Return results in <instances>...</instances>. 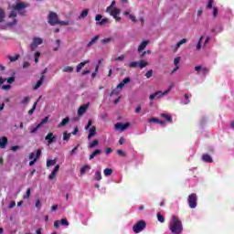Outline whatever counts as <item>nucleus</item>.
I'll return each mask as SVG.
<instances>
[{
    "label": "nucleus",
    "mask_w": 234,
    "mask_h": 234,
    "mask_svg": "<svg viewBox=\"0 0 234 234\" xmlns=\"http://www.w3.org/2000/svg\"><path fill=\"white\" fill-rule=\"evenodd\" d=\"M169 229L172 234H181L184 231L182 221L176 216H173L169 224Z\"/></svg>",
    "instance_id": "f257e3e1"
},
{
    "label": "nucleus",
    "mask_w": 234,
    "mask_h": 234,
    "mask_svg": "<svg viewBox=\"0 0 234 234\" xmlns=\"http://www.w3.org/2000/svg\"><path fill=\"white\" fill-rule=\"evenodd\" d=\"M25 8H28V4H25L23 2L16 3V5L13 6V10L10 12L9 17H17L16 12H18L19 16H27V9Z\"/></svg>",
    "instance_id": "f03ea898"
},
{
    "label": "nucleus",
    "mask_w": 234,
    "mask_h": 234,
    "mask_svg": "<svg viewBox=\"0 0 234 234\" xmlns=\"http://www.w3.org/2000/svg\"><path fill=\"white\" fill-rule=\"evenodd\" d=\"M146 226L147 224L144 220H139L133 225V233H142V231L145 229Z\"/></svg>",
    "instance_id": "7ed1b4c3"
},
{
    "label": "nucleus",
    "mask_w": 234,
    "mask_h": 234,
    "mask_svg": "<svg viewBox=\"0 0 234 234\" xmlns=\"http://www.w3.org/2000/svg\"><path fill=\"white\" fill-rule=\"evenodd\" d=\"M39 45H43V38L39 37H33V42L30 44V50L34 52Z\"/></svg>",
    "instance_id": "20e7f679"
},
{
    "label": "nucleus",
    "mask_w": 234,
    "mask_h": 234,
    "mask_svg": "<svg viewBox=\"0 0 234 234\" xmlns=\"http://www.w3.org/2000/svg\"><path fill=\"white\" fill-rule=\"evenodd\" d=\"M187 204L190 207V209H195L197 207V194L192 193L187 197Z\"/></svg>",
    "instance_id": "39448f33"
},
{
    "label": "nucleus",
    "mask_w": 234,
    "mask_h": 234,
    "mask_svg": "<svg viewBox=\"0 0 234 234\" xmlns=\"http://www.w3.org/2000/svg\"><path fill=\"white\" fill-rule=\"evenodd\" d=\"M48 23L51 27H56V25H58V15L55 12H49L48 16Z\"/></svg>",
    "instance_id": "423d86ee"
},
{
    "label": "nucleus",
    "mask_w": 234,
    "mask_h": 234,
    "mask_svg": "<svg viewBox=\"0 0 234 234\" xmlns=\"http://www.w3.org/2000/svg\"><path fill=\"white\" fill-rule=\"evenodd\" d=\"M131 127V122H117L114 125L115 131H119L120 133H123V131H127V129Z\"/></svg>",
    "instance_id": "0eeeda50"
},
{
    "label": "nucleus",
    "mask_w": 234,
    "mask_h": 234,
    "mask_svg": "<svg viewBox=\"0 0 234 234\" xmlns=\"http://www.w3.org/2000/svg\"><path fill=\"white\" fill-rule=\"evenodd\" d=\"M195 70L197 72V74H201L202 76H207V74H209V69L200 65L196 66Z\"/></svg>",
    "instance_id": "6e6552de"
},
{
    "label": "nucleus",
    "mask_w": 234,
    "mask_h": 234,
    "mask_svg": "<svg viewBox=\"0 0 234 234\" xmlns=\"http://www.w3.org/2000/svg\"><path fill=\"white\" fill-rule=\"evenodd\" d=\"M45 140L48 141V145H52L54 142H58V138L54 135V133H49L45 136Z\"/></svg>",
    "instance_id": "1a4fd4ad"
},
{
    "label": "nucleus",
    "mask_w": 234,
    "mask_h": 234,
    "mask_svg": "<svg viewBox=\"0 0 234 234\" xmlns=\"http://www.w3.org/2000/svg\"><path fill=\"white\" fill-rule=\"evenodd\" d=\"M90 103H86L81 105L79 109H78V116H83L85 112H87V109H89Z\"/></svg>",
    "instance_id": "9d476101"
},
{
    "label": "nucleus",
    "mask_w": 234,
    "mask_h": 234,
    "mask_svg": "<svg viewBox=\"0 0 234 234\" xmlns=\"http://www.w3.org/2000/svg\"><path fill=\"white\" fill-rule=\"evenodd\" d=\"M89 134H88V141L90 142L94 136H96V126H92L88 129Z\"/></svg>",
    "instance_id": "9b49d317"
},
{
    "label": "nucleus",
    "mask_w": 234,
    "mask_h": 234,
    "mask_svg": "<svg viewBox=\"0 0 234 234\" xmlns=\"http://www.w3.org/2000/svg\"><path fill=\"white\" fill-rule=\"evenodd\" d=\"M162 96H164L162 93V90H157L154 93L150 94L149 100H150V101H154V98H157V100H160V98H162Z\"/></svg>",
    "instance_id": "f8f14e48"
},
{
    "label": "nucleus",
    "mask_w": 234,
    "mask_h": 234,
    "mask_svg": "<svg viewBox=\"0 0 234 234\" xmlns=\"http://www.w3.org/2000/svg\"><path fill=\"white\" fill-rule=\"evenodd\" d=\"M58 171H59V165H57L53 170L51 171L50 175L48 176L49 180H54L56 178V175H58Z\"/></svg>",
    "instance_id": "ddd939ff"
},
{
    "label": "nucleus",
    "mask_w": 234,
    "mask_h": 234,
    "mask_svg": "<svg viewBox=\"0 0 234 234\" xmlns=\"http://www.w3.org/2000/svg\"><path fill=\"white\" fill-rule=\"evenodd\" d=\"M201 159L203 162H206V164H213V157H211L209 154H204Z\"/></svg>",
    "instance_id": "4468645a"
},
{
    "label": "nucleus",
    "mask_w": 234,
    "mask_h": 234,
    "mask_svg": "<svg viewBox=\"0 0 234 234\" xmlns=\"http://www.w3.org/2000/svg\"><path fill=\"white\" fill-rule=\"evenodd\" d=\"M43 81H45V75H41L40 79L37 81L36 85L33 87L34 90H37V89L43 85Z\"/></svg>",
    "instance_id": "2eb2a0df"
},
{
    "label": "nucleus",
    "mask_w": 234,
    "mask_h": 234,
    "mask_svg": "<svg viewBox=\"0 0 234 234\" xmlns=\"http://www.w3.org/2000/svg\"><path fill=\"white\" fill-rule=\"evenodd\" d=\"M7 144H8V138H7L6 136H3V137L0 139V148H1V149H5Z\"/></svg>",
    "instance_id": "dca6fc26"
},
{
    "label": "nucleus",
    "mask_w": 234,
    "mask_h": 234,
    "mask_svg": "<svg viewBox=\"0 0 234 234\" xmlns=\"http://www.w3.org/2000/svg\"><path fill=\"white\" fill-rule=\"evenodd\" d=\"M147 45H149V40H143V42L138 47V52L145 50Z\"/></svg>",
    "instance_id": "f3484780"
},
{
    "label": "nucleus",
    "mask_w": 234,
    "mask_h": 234,
    "mask_svg": "<svg viewBox=\"0 0 234 234\" xmlns=\"http://www.w3.org/2000/svg\"><path fill=\"white\" fill-rule=\"evenodd\" d=\"M98 145H100L98 139H95L92 142L90 140L89 141V149H94V147H98Z\"/></svg>",
    "instance_id": "a211bd4d"
},
{
    "label": "nucleus",
    "mask_w": 234,
    "mask_h": 234,
    "mask_svg": "<svg viewBox=\"0 0 234 234\" xmlns=\"http://www.w3.org/2000/svg\"><path fill=\"white\" fill-rule=\"evenodd\" d=\"M100 154H101V150L95 149L90 155V160H94V158H96V156H100Z\"/></svg>",
    "instance_id": "6ab92c4d"
},
{
    "label": "nucleus",
    "mask_w": 234,
    "mask_h": 234,
    "mask_svg": "<svg viewBox=\"0 0 234 234\" xmlns=\"http://www.w3.org/2000/svg\"><path fill=\"white\" fill-rule=\"evenodd\" d=\"M161 118H164L168 122V123H173V117L170 114L167 113H161L160 114Z\"/></svg>",
    "instance_id": "aec40b11"
},
{
    "label": "nucleus",
    "mask_w": 234,
    "mask_h": 234,
    "mask_svg": "<svg viewBox=\"0 0 234 234\" xmlns=\"http://www.w3.org/2000/svg\"><path fill=\"white\" fill-rule=\"evenodd\" d=\"M127 83H131V78L126 77L122 80V81H121L119 83V88H122L125 87V85H127Z\"/></svg>",
    "instance_id": "412c9836"
},
{
    "label": "nucleus",
    "mask_w": 234,
    "mask_h": 234,
    "mask_svg": "<svg viewBox=\"0 0 234 234\" xmlns=\"http://www.w3.org/2000/svg\"><path fill=\"white\" fill-rule=\"evenodd\" d=\"M98 39H100V35H97L93 38H91L90 41L87 44V48H90V47L93 46L94 43H96V41H98Z\"/></svg>",
    "instance_id": "4be33fe9"
},
{
    "label": "nucleus",
    "mask_w": 234,
    "mask_h": 234,
    "mask_svg": "<svg viewBox=\"0 0 234 234\" xmlns=\"http://www.w3.org/2000/svg\"><path fill=\"white\" fill-rule=\"evenodd\" d=\"M122 89L123 88H119V84H118L117 87L112 90V92L110 93V96H116L120 94V92H122Z\"/></svg>",
    "instance_id": "5701e85b"
},
{
    "label": "nucleus",
    "mask_w": 234,
    "mask_h": 234,
    "mask_svg": "<svg viewBox=\"0 0 234 234\" xmlns=\"http://www.w3.org/2000/svg\"><path fill=\"white\" fill-rule=\"evenodd\" d=\"M191 101H189V95L185 94L184 99L181 100V105H189Z\"/></svg>",
    "instance_id": "b1692460"
},
{
    "label": "nucleus",
    "mask_w": 234,
    "mask_h": 234,
    "mask_svg": "<svg viewBox=\"0 0 234 234\" xmlns=\"http://www.w3.org/2000/svg\"><path fill=\"white\" fill-rule=\"evenodd\" d=\"M40 127H41V124H37L36 126H30L29 133L31 134H34V133H37V131H39Z\"/></svg>",
    "instance_id": "393cba45"
},
{
    "label": "nucleus",
    "mask_w": 234,
    "mask_h": 234,
    "mask_svg": "<svg viewBox=\"0 0 234 234\" xmlns=\"http://www.w3.org/2000/svg\"><path fill=\"white\" fill-rule=\"evenodd\" d=\"M123 15L126 16V17H129V19H131V21H133V23H136V21H137V20H136V16L131 15V14L129 13V11H125V12L123 13Z\"/></svg>",
    "instance_id": "a878e982"
},
{
    "label": "nucleus",
    "mask_w": 234,
    "mask_h": 234,
    "mask_svg": "<svg viewBox=\"0 0 234 234\" xmlns=\"http://www.w3.org/2000/svg\"><path fill=\"white\" fill-rule=\"evenodd\" d=\"M93 180H95V181H97V182H100V180H101V171L97 170V171L95 172Z\"/></svg>",
    "instance_id": "bb28decb"
},
{
    "label": "nucleus",
    "mask_w": 234,
    "mask_h": 234,
    "mask_svg": "<svg viewBox=\"0 0 234 234\" xmlns=\"http://www.w3.org/2000/svg\"><path fill=\"white\" fill-rule=\"evenodd\" d=\"M87 171H90V165H85L80 168V175H85Z\"/></svg>",
    "instance_id": "cd10ccee"
},
{
    "label": "nucleus",
    "mask_w": 234,
    "mask_h": 234,
    "mask_svg": "<svg viewBox=\"0 0 234 234\" xmlns=\"http://www.w3.org/2000/svg\"><path fill=\"white\" fill-rule=\"evenodd\" d=\"M110 16H112L113 18L118 17L120 16V9L116 8L112 10Z\"/></svg>",
    "instance_id": "c85d7f7f"
},
{
    "label": "nucleus",
    "mask_w": 234,
    "mask_h": 234,
    "mask_svg": "<svg viewBox=\"0 0 234 234\" xmlns=\"http://www.w3.org/2000/svg\"><path fill=\"white\" fill-rule=\"evenodd\" d=\"M5 81L8 83V85H12V83L16 81V72H14L11 77L7 78Z\"/></svg>",
    "instance_id": "c756f323"
},
{
    "label": "nucleus",
    "mask_w": 234,
    "mask_h": 234,
    "mask_svg": "<svg viewBox=\"0 0 234 234\" xmlns=\"http://www.w3.org/2000/svg\"><path fill=\"white\" fill-rule=\"evenodd\" d=\"M89 16V9H84L81 11L80 15L79 16V19H85Z\"/></svg>",
    "instance_id": "7c9ffc66"
},
{
    "label": "nucleus",
    "mask_w": 234,
    "mask_h": 234,
    "mask_svg": "<svg viewBox=\"0 0 234 234\" xmlns=\"http://www.w3.org/2000/svg\"><path fill=\"white\" fill-rule=\"evenodd\" d=\"M69 122H70V118L66 117L64 118L61 122L58 124V127H65V125H67V123H69Z\"/></svg>",
    "instance_id": "2f4dec72"
},
{
    "label": "nucleus",
    "mask_w": 234,
    "mask_h": 234,
    "mask_svg": "<svg viewBox=\"0 0 234 234\" xmlns=\"http://www.w3.org/2000/svg\"><path fill=\"white\" fill-rule=\"evenodd\" d=\"M87 63H89V60L80 62V63L77 66V72H80V71H81V69H82L83 67H85Z\"/></svg>",
    "instance_id": "473e14b6"
},
{
    "label": "nucleus",
    "mask_w": 234,
    "mask_h": 234,
    "mask_svg": "<svg viewBox=\"0 0 234 234\" xmlns=\"http://www.w3.org/2000/svg\"><path fill=\"white\" fill-rule=\"evenodd\" d=\"M202 41H204V36L200 37V38L196 46L197 50H200L202 48Z\"/></svg>",
    "instance_id": "72a5a7b5"
},
{
    "label": "nucleus",
    "mask_w": 234,
    "mask_h": 234,
    "mask_svg": "<svg viewBox=\"0 0 234 234\" xmlns=\"http://www.w3.org/2000/svg\"><path fill=\"white\" fill-rule=\"evenodd\" d=\"M57 160L56 159H48L47 160V167H52V165H56Z\"/></svg>",
    "instance_id": "f704fd0d"
},
{
    "label": "nucleus",
    "mask_w": 234,
    "mask_h": 234,
    "mask_svg": "<svg viewBox=\"0 0 234 234\" xmlns=\"http://www.w3.org/2000/svg\"><path fill=\"white\" fill-rule=\"evenodd\" d=\"M57 25H61L62 27H69V25H70V21L57 20Z\"/></svg>",
    "instance_id": "c9c22d12"
},
{
    "label": "nucleus",
    "mask_w": 234,
    "mask_h": 234,
    "mask_svg": "<svg viewBox=\"0 0 234 234\" xmlns=\"http://www.w3.org/2000/svg\"><path fill=\"white\" fill-rule=\"evenodd\" d=\"M7 58L11 63H14V61H17L19 59V54L15 55L14 57L12 56H7Z\"/></svg>",
    "instance_id": "e433bc0d"
},
{
    "label": "nucleus",
    "mask_w": 234,
    "mask_h": 234,
    "mask_svg": "<svg viewBox=\"0 0 234 234\" xmlns=\"http://www.w3.org/2000/svg\"><path fill=\"white\" fill-rule=\"evenodd\" d=\"M173 87H175V84H171V85L167 88V90H165V91H162L163 96H167V94H168L169 92H171V90H173Z\"/></svg>",
    "instance_id": "4c0bfd02"
},
{
    "label": "nucleus",
    "mask_w": 234,
    "mask_h": 234,
    "mask_svg": "<svg viewBox=\"0 0 234 234\" xmlns=\"http://www.w3.org/2000/svg\"><path fill=\"white\" fill-rule=\"evenodd\" d=\"M72 133H69L67 132L63 133V140L64 142H69L70 140V136Z\"/></svg>",
    "instance_id": "58836bf2"
},
{
    "label": "nucleus",
    "mask_w": 234,
    "mask_h": 234,
    "mask_svg": "<svg viewBox=\"0 0 234 234\" xmlns=\"http://www.w3.org/2000/svg\"><path fill=\"white\" fill-rule=\"evenodd\" d=\"M103 174L104 176H111L112 175V168H105Z\"/></svg>",
    "instance_id": "ea45409f"
},
{
    "label": "nucleus",
    "mask_w": 234,
    "mask_h": 234,
    "mask_svg": "<svg viewBox=\"0 0 234 234\" xmlns=\"http://www.w3.org/2000/svg\"><path fill=\"white\" fill-rule=\"evenodd\" d=\"M148 63L144 60H141L138 62L139 69H145L147 67Z\"/></svg>",
    "instance_id": "a19ab883"
},
{
    "label": "nucleus",
    "mask_w": 234,
    "mask_h": 234,
    "mask_svg": "<svg viewBox=\"0 0 234 234\" xmlns=\"http://www.w3.org/2000/svg\"><path fill=\"white\" fill-rule=\"evenodd\" d=\"M60 226H64V228H69V220L67 218H62L59 220Z\"/></svg>",
    "instance_id": "79ce46f5"
},
{
    "label": "nucleus",
    "mask_w": 234,
    "mask_h": 234,
    "mask_svg": "<svg viewBox=\"0 0 234 234\" xmlns=\"http://www.w3.org/2000/svg\"><path fill=\"white\" fill-rule=\"evenodd\" d=\"M55 43H56L57 47H55L53 48V50H54V52H58V50H59V47H61V40L57 39Z\"/></svg>",
    "instance_id": "37998d69"
},
{
    "label": "nucleus",
    "mask_w": 234,
    "mask_h": 234,
    "mask_svg": "<svg viewBox=\"0 0 234 234\" xmlns=\"http://www.w3.org/2000/svg\"><path fill=\"white\" fill-rule=\"evenodd\" d=\"M32 193V190L30 188H27L26 195L23 197L25 200H28L30 198V194Z\"/></svg>",
    "instance_id": "c03bdc74"
},
{
    "label": "nucleus",
    "mask_w": 234,
    "mask_h": 234,
    "mask_svg": "<svg viewBox=\"0 0 234 234\" xmlns=\"http://www.w3.org/2000/svg\"><path fill=\"white\" fill-rule=\"evenodd\" d=\"M36 107H37V101L35 102V103L33 104V106H32V109H30V110L28 111L29 116H32V114H34V111H36Z\"/></svg>",
    "instance_id": "a18cd8bd"
},
{
    "label": "nucleus",
    "mask_w": 234,
    "mask_h": 234,
    "mask_svg": "<svg viewBox=\"0 0 234 234\" xmlns=\"http://www.w3.org/2000/svg\"><path fill=\"white\" fill-rule=\"evenodd\" d=\"M157 220L159 222H161L162 224H164V222H165V218H164V216L160 213H157Z\"/></svg>",
    "instance_id": "49530a36"
},
{
    "label": "nucleus",
    "mask_w": 234,
    "mask_h": 234,
    "mask_svg": "<svg viewBox=\"0 0 234 234\" xmlns=\"http://www.w3.org/2000/svg\"><path fill=\"white\" fill-rule=\"evenodd\" d=\"M116 6V1H112L111 5L106 8V12H112V7Z\"/></svg>",
    "instance_id": "de8ad7c7"
},
{
    "label": "nucleus",
    "mask_w": 234,
    "mask_h": 234,
    "mask_svg": "<svg viewBox=\"0 0 234 234\" xmlns=\"http://www.w3.org/2000/svg\"><path fill=\"white\" fill-rule=\"evenodd\" d=\"M29 102H30V97H25V98L21 101L22 105H28Z\"/></svg>",
    "instance_id": "09e8293b"
},
{
    "label": "nucleus",
    "mask_w": 234,
    "mask_h": 234,
    "mask_svg": "<svg viewBox=\"0 0 234 234\" xmlns=\"http://www.w3.org/2000/svg\"><path fill=\"white\" fill-rule=\"evenodd\" d=\"M74 71V68L70 67V66H66L63 69V72H73Z\"/></svg>",
    "instance_id": "8fccbe9b"
},
{
    "label": "nucleus",
    "mask_w": 234,
    "mask_h": 234,
    "mask_svg": "<svg viewBox=\"0 0 234 234\" xmlns=\"http://www.w3.org/2000/svg\"><path fill=\"white\" fill-rule=\"evenodd\" d=\"M106 23H109V18H102L101 22H98V25L100 27H103V25H106Z\"/></svg>",
    "instance_id": "3c124183"
},
{
    "label": "nucleus",
    "mask_w": 234,
    "mask_h": 234,
    "mask_svg": "<svg viewBox=\"0 0 234 234\" xmlns=\"http://www.w3.org/2000/svg\"><path fill=\"white\" fill-rule=\"evenodd\" d=\"M111 41H112V37L103 38L101 39V43L102 45H106V43H111Z\"/></svg>",
    "instance_id": "603ef678"
},
{
    "label": "nucleus",
    "mask_w": 234,
    "mask_h": 234,
    "mask_svg": "<svg viewBox=\"0 0 234 234\" xmlns=\"http://www.w3.org/2000/svg\"><path fill=\"white\" fill-rule=\"evenodd\" d=\"M149 123H159L160 122V119L158 118H151L148 120Z\"/></svg>",
    "instance_id": "864d4df0"
},
{
    "label": "nucleus",
    "mask_w": 234,
    "mask_h": 234,
    "mask_svg": "<svg viewBox=\"0 0 234 234\" xmlns=\"http://www.w3.org/2000/svg\"><path fill=\"white\" fill-rule=\"evenodd\" d=\"M4 20H5V11H3V9H1L0 7V23H3Z\"/></svg>",
    "instance_id": "5fc2aeb1"
},
{
    "label": "nucleus",
    "mask_w": 234,
    "mask_h": 234,
    "mask_svg": "<svg viewBox=\"0 0 234 234\" xmlns=\"http://www.w3.org/2000/svg\"><path fill=\"white\" fill-rule=\"evenodd\" d=\"M39 56H41V53L39 51H37L35 53V63H38L39 62Z\"/></svg>",
    "instance_id": "6e6d98bb"
},
{
    "label": "nucleus",
    "mask_w": 234,
    "mask_h": 234,
    "mask_svg": "<svg viewBox=\"0 0 234 234\" xmlns=\"http://www.w3.org/2000/svg\"><path fill=\"white\" fill-rule=\"evenodd\" d=\"M47 122H48V116L42 119V121L38 123V125H40V127H43V125H45V123H47Z\"/></svg>",
    "instance_id": "4d7b16f0"
},
{
    "label": "nucleus",
    "mask_w": 234,
    "mask_h": 234,
    "mask_svg": "<svg viewBox=\"0 0 234 234\" xmlns=\"http://www.w3.org/2000/svg\"><path fill=\"white\" fill-rule=\"evenodd\" d=\"M180 57H176L175 59H174V65L175 67H179V64H180Z\"/></svg>",
    "instance_id": "13d9d810"
},
{
    "label": "nucleus",
    "mask_w": 234,
    "mask_h": 234,
    "mask_svg": "<svg viewBox=\"0 0 234 234\" xmlns=\"http://www.w3.org/2000/svg\"><path fill=\"white\" fill-rule=\"evenodd\" d=\"M137 65H138V61H133V62H130L129 67L130 69H136Z\"/></svg>",
    "instance_id": "bf43d9fd"
},
{
    "label": "nucleus",
    "mask_w": 234,
    "mask_h": 234,
    "mask_svg": "<svg viewBox=\"0 0 234 234\" xmlns=\"http://www.w3.org/2000/svg\"><path fill=\"white\" fill-rule=\"evenodd\" d=\"M92 126V120H89L88 121V123H87V125L85 126V130L86 131H89V129H90V127Z\"/></svg>",
    "instance_id": "052dcab7"
},
{
    "label": "nucleus",
    "mask_w": 234,
    "mask_h": 234,
    "mask_svg": "<svg viewBox=\"0 0 234 234\" xmlns=\"http://www.w3.org/2000/svg\"><path fill=\"white\" fill-rule=\"evenodd\" d=\"M101 17L103 16L100 14L95 16L96 25H98V23H101Z\"/></svg>",
    "instance_id": "680f3d73"
},
{
    "label": "nucleus",
    "mask_w": 234,
    "mask_h": 234,
    "mask_svg": "<svg viewBox=\"0 0 234 234\" xmlns=\"http://www.w3.org/2000/svg\"><path fill=\"white\" fill-rule=\"evenodd\" d=\"M10 89H12V86L10 84L2 85L3 90H10Z\"/></svg>",
    "instance_id": "e2e57ef3"
},
{
    "label": "nucleus",
    "mask_w": 234,
    "mask_h": 234,
    "mask_svg": "<svg viewBox=\"0 0 234 234\" xmlns=\"http://www.w3.org/2000/svg\"><path fill=\"white\" fill-rule=\"evenodd\" d=\"M145 76L147 78V80H149V78L153 77V69H149L146 73Z\"/></svg>",
    "instance_id": "0e129e2a"
},
{
    "label": "nucleus",
    "mask_w": 234,
    "mask_h": 234,
    "mask_svg": "<svg viewBox=\"0 0 234 234\" xmlns=\"http://www.w3.org/2000/svg\"><path fill=\"white\" fill-rule=\"evenodd\" d=\"M209 41H211V37H207L205 38L204 44H203V48H206V46L207 45V43H209Z\"/></svg>",
    "instance_id": "69168bd1"
},
{
    "label": "nucleus",
    "mask_w": 234,
    "mask_h": 234,
    "mask_svg": "<svg viewBox=\"0 0 234 234\" xmlns=\"http://www.w3.org/2000/svg\"><path fill=\"white\" fill-rule=\"evenodd\" d=\"M117 154L119 156H127V154H125V152H123L122 150H117Z\"/></svg>",
    "instance_id": "338daca9"
},
{
    "label": "nucleus",
    "mask_w": 234,
    "mask_h": 234,
    "mask_svg": "<svg viewBox=\"0 0 234 234\" xmlns=\"http://www.w3.org/2000/svg\"><path fill=\"white\" fill-rule=\"evenodd\" d=\"M207 8H208L209 10H211V8H213V0H208Z\"/></svg>",
    "instance_id": "774afa93"
}]
</instances>
